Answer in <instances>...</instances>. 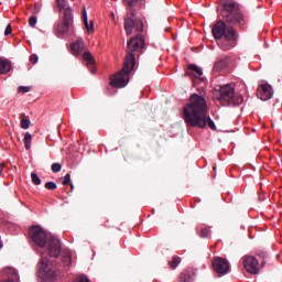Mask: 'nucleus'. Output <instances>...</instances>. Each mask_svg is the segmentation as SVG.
<instances>
[{
	"mask_svg": "<svg viewBox=\"0 0 282 282\" xmlns=\"http://www.w3.org/2000/svg\"><path fill=\"white\" fill-rule=\"evenodd\" d=\"M221 20H218L213 29L212 33L214 39L219 40L224 39L226 34H228V30H235L232 25H238L240 30H246V25H248V20L243 12H241V7L235 0H220L219 6L217 8Z\"/></svg>",
	"mask_w": 282,
	"mask_h": 282,
	"instance_id": "1",
	"label": "nucleus"
},
{
	"mask_svg": "<svg viewBox=\"0 0 282 282\" xmlns=\"http://www.w3.org/2000/svg\"><path fill=\"white\" fill-rule=\"evenodd\" d=\"M183 113L187 127L206 129L208 124L212 131H217L215 121L208 116V102H206V98L193 94L189 98V102L183 107Z\"/></svg>",
	"mask_w": 282,
	"mask_h": 282,
	"instance_id": "2",
	"label": "nucleus"
},
{
	"mask_svg": "<svg viewBox=\"0 0 282 282\" xmlns=\"http://www.w3.org/2000/svg\"><path fill=\"white\" fill-rule=\"evenodd\" d=\"M143 48L144 36L135 35L128 41L127 55L123 62V66L120 72L110 78L111 87L121 89L122 87H127V85H129L131 72L135 69V57L140 56V52H142Z\"/></svg>",
	"mask_w": 282,
	"mask_h": 282,
	"instance_id": "3",
	"label": "nucleus"
},
{
	"mask_svg": "<svg viewBox=\"0 0 282 282\" xmlns=\"http://www.w3.org/2000/svg\"><path fill=\"white\" fill-rule=\"evenodd\" d=\"M29 237L37 248H45L48 241V254L55 259L61 256V240L54 237L47 238V232L41 226H32L29 229Z\"/></svg>",
	"mask_w": 282,
	"mask_h": 282,
	"instance_id": "4",
	"label": "nucleus"
},
{
	"mask_svg": "<svg viewBox=\"0 0 282 282\" xmlns=\"http://www.w3.org/2000/svg\"><path fill=\"white\" fill-rule=\"evenodd\" d=\"M214 100H218L223 107H239L243 104V96L236 95L232 85H225L214 93Z\"/></svg>",
	"mask_w": 282,
	"mask_h": 282,
	"instance_id": "5",
	"label": "nucleus"
},
{
	"mask_svg": "<svg viewBox=\"0 0 282 282\" xmlns=\"http://www.w3.org/2000/svg\"><path fill=\"white\" fill-rule=\"evenodd\" d=\"M123 3L128 6L130 10V14L124 17L126 34L130 36V34H133V30L138 34L144 32V24L142 23V20L135 18V13L133 12L134 6H138V0H123Z\"/></svg>",
	"mask_w": 282,
	"mask_h": 282,
	"instance_id": "6",
	"label": "nucleus"
},
{
	"mask_svg": "<svg viewBox=\"0 0 282 282\" xmlns=\"http://www.w3.org/2000/svg\"><path fill=\"white\" fill-rule=\"evenodd\" d=\"M238 39L239 34L237 33V29H228L227 34L217 40V45L223 52H228V50H232V47L237 45Z\"/></svg>",
	"mask_w": 282,
	"mask_h": 282,
	"instance_id": "7",
	"label": "nucleus"
},
{
	"mask_svg": "<svg viewBox=\"0 0 282 282\" xmlns=\"http://www.w3.org/2000/svg\"><path fill=\"white\" fill-rule=\"evenodd\" d=\"M242 265L249 274H259V260L254 256H245L242 258Z\"/></svg>",
	"mask_w": 282,
	"mask_h": 282,
	"instance_id": "8",
	"label": "nucleus"
},
{
	"mask_svg": "<svg viewBox=\"0 0 282 282\" xmlns=\"http://www.w3.org/2000/svg\"><path fill=\"white\" fill-rule=\"evenodd\" d=\"M40 269L44 270V278L48 282L56 281V276H58V272L56 270L50 269V259L45 256H42L40 261Z\"/></svg>",
	"mask_w": 282,
	"mask_h": 282,
	"instance_id": "9",
	"label": "nucleus"
},
{
	"mask_svg": "<svg viewBox=\"0 0 282 282\" xmlns=\"http://www.w3.org/2000/svg\"><path fill=\"white\" fill-rule=\"evenodd\" d=\"M212 265L218 276H224V274H228L230 271V263L224 258H214Z\"/></svg>",
	"mask_w": 282,
	"mask_h": 282,
	"instance_id": "10",
	"label": "nucleus"
},
{
	"mask_svg": "<svg viewBox=\"0 0 282 282\" xmlns=\"http://www.w3.org/2000/svg\"><path fill=\"white\" fill-rule=\"evenodd\" d=\"M187 76H192L194 85H197V82L204 80L202 76H204V70H202V67L191 64L186 72Z\"/></svg>",
	"mask_w": 282,
	"mask_h": 282,
	"instance_id": "11",
	"label": "nucleus"
},
{
	"mask_svg": "<svg viewBox=\"0 0 282 282\" xmlns=\"http://www.w3.org/2000/svg\"><path fill=\"white\" fill-rule=\"evenodd\" d=\"M274 93L272 91V86L270 84H262L257 90V96L260 100H270Z\"/></svg>",
	"mask_w": 282,
	"mask_h": 282,
	"instance_id": "12",
	"label": "nucleus"
},
{
	"mask_svg": "<svg viewBox=\"0 0 282 282\" xmlns=\"http://www.w3.org/2000/svg\"><path fill=\"white\" fill-rule=\"evenodd\" d=\"M83 47H85V42L83 39L78 37L76 42L70 44L72 54H74V56H78V54L83 52Z\"/></svg>",
	"mask_w": 282,
	"mask_h": 282,
	"instance_id": "13",
	"label": "nucleus"
},
{
	"mask_svg": "<svg viewBox=\"0 0 282 282\" xmlns=\"http://www.w3.org/2000/svg\"><path fill=\"white\" fill-rule=\"evenodd\" d=\"M84 61H86L87 67L90 69L93 74H96V62L94 61V55L89 52H85L83 55Z\"/></svg>",
	"mask_w": 282,
	"mask_h": 282,
	"instance_id": "14",
	"label": "nucleus"
},
{
	"mask_svg": "<svg viewBox=\"0 0 282 282\" xmlns=\"http://www.w3.org/2000/svg\"><path fill=\"white\" fill-rule=\"evenodd\" d=\"M12 69V62L0 57V75H6Z\"/></svg>",
	"mask_w": 282,
	"mask_h": 282,
	"instance_id": "15",
	"label": "nucleus"
},
{
	"mask_svg": "<svg viewBox=\"0 0 282 282\" xmlns=\"http://www.w3.org/2000/svg\"><path fill=\"white\" fill-rule=\"evenodd\" d=\"M228 67V58H220L214 64V72H224Z\"/></svg>",
	"mask_w": 282,
	"mask_h": 282,
	"instance_id": "16",
	"label": "nucleus"
},
{
	"mask_svg": "<svg viewBox=\"0 0 282 282\" xmlns=\"http://www.w3.org/2000/svg\"><path fill=\"white\" fill-rule=\"evenodd\" d=\"M83 21L86 30H88V32H94V21H90L89 23L87 20V9L85 7L83 9Z\"/></svg>",
	"mask_w": 282,
	"mask_h": 282,
	"instance_id": "17",
	"label": "nucleus"
},
{
	"mask_svg": "<svg viewBox=\"0 0 282 282\" xmlns=\"http://www.w3.org/2000/svg\"><path fill=\"white\" fill-rule=\"evenodd\" d=\"M63 14H64V23H68L73 25L74 15L72 14V8H65Z\"/></svg>",
	"mask_w": 282,
	"mask_h": 282,
	"instance_id": "18",
	"label": "nucleus"
},
{
	"mask_svg": "<svg viewBox=\"0 0 282 282\" xmlns=\"http://www.w3.org/2000/svg\"><path fill=\"white\" fill-rule=\"evenodd\" d=\"M72 24L63 22L61 24H57V26L55 28L56 32L58 35H63L66 34V32H69V26Z\"/></svg>",
	"mask_w": 282,
	"mask_h": 282,
	"instance_id": "19",
	"label": "nucleus"
},
{
	"mask_svg": "<svg viewBox=\"0 0 282 282\" xmlns=\"http://www.w3.org/2000/svg\"><path fill=\"white\" fill-rule=\"evenodd\" d=\"M24 148L26 149V151H30V149L32 148V133L30 132H25L24 134Z\"/></svg>",
	"mask_w": 282,
	"mask_h": 282,
	"instance_id": "20",
	"label": "nucleus"
},
{
	"mask_svg": "<svg viewBox=\"0 0 282 282\" xmlns=\"http://www.w3.org/2000/svg\"><path fill=\"white\" fill-rule=\"evenodd\" d=\"M181 282H193V275H191V271H183L181 273Z\"/></svg>",
	"mask_w": 282,
	"mask_h": 282,
	"instance_id": "21",
	"label": "nucleus"
},
{
	"mask_svg": "<svg viewBox=\"0 0 282 282\" xmlns=\"http://www.w3.org/2000/svg\"><path fill=\"white\" fill-rule=\"evenodd\" d=\"M181 262H182V258L174 256L172 258V261L169 262V264L172 268V270H175V268H177V265H180Z\"/></svg>",
	"mask_w": 282,
	"mask_h": 282,
	"instance_id": "22",
	"label": "nucleus"
},
{
	"mask_svg": "<svg viewBox=\"0 0 282 282\" xmlns=\"http://www.w3.org/2000/svg\"><path fill=\"white\" fill-rule=\"evenodd\" d=\"M31 180H32V184H34L35 186H41L42 181L41 177H39V174L36 173H31Z\"/></svg>",
	"mask_w": 282,
	"mask_h": 282,
	"instance_id": "23",
	"label": "nucleus"
},
{
	"mask_svg": "<svg viewBox=\"0 0 282 282\" xmlns=\"http://www.w3.org/2000/svg\"><path fill=\"white\" fill-rule=\"evenodd\" d=\"M44 187L47 191H56L58 188V185H56V183H54V182H46Z\"/></svg>",
	"mask_w": 282,
	"mask_h": 282,
	"instance_id": "24",
	"label": "nucleus"
},
{
	"mask_svg": "<svg viewBox=\"0 0 282 282\" xmlns=\"http://www.w3.org/2000/svg\"><path fill=\"white\" fill-rule=\"evenodd\" d=\"M198 236L202 238H208L210 237V230L208 228H203L199 232Z\"/></svg>",
	"mask_w": 282,
	"mask_h": 282,
	"instance_id": "25",
	"label": "nucleus"
},
{
	"mask_svg": "<svg viewBox=\"0 0 282 282\" xmlns=\"http://www.w3.org/2000/svg\"><path fill=\"white\" fill-rule=\"evenodd\" d=\"M51 169L53 173H61V170L63 169V166L61 165V163H53Z\"/></svg>",
	"mask_w": 282,
	"mask_h": 282,
	"instance_id": "26",
	"label": "nucleus"
},
{
	"mask_svg": "<svg viewBox=\"0 0 282 282\" xmlns=\"http://www.w3.org/2000/svg\"><path fill=\"white\" fill-rule=\"evenodd\" d=\"M31 89H32V87H30V86H20L18 88V91H19V94H28L29 91H31Z\"/></svg>",
	"mask_w": 282,
	"mask_h": 282,
	"instance_id": "27",
	"label": "nucleus"
},
{
	"mask_svg": "<svg viewBox=\"0 0 282 282\" xmlns=\"http://www.w3.org/2000/svg\"><path fill=\"white\" fill-rule=\"evenodd\" d=\"M30 119H21V129H30Z\"/></svg>",
	"mask_w": 282,
	"mask_h": 282,
	"instance_id": "28",
	"label": "nucleus"
},
{
	"mask_svg": "<svg viewBox=\"0 0 282 282\" xmlns=\"http://www.w3.org/2000/svg\"><path fill=\"white\" fill-rule=\"evenodd\" d=\"M70 183H72V175L68 173V174H66V175L64 176V180H63L62 184H63L64 186H68V184H70Z\"/></svg>",
	"mask_w": 282,
	"mask_h": 282,
	"instance_id": "29",
	"label": "nucleus"
},
{
	"mask_svg": "<svg viewBox=\"0 0 282 282\" xmlns=\"http://www.w3.org/2000/svg\"><path fill=\"white\" fill-rule=\"evenodd\" d=\"M36 21H37L36 15H32V17L29 19V25H30L31 28H36Z\"/></svg>",
	"mask_w": 282,
	"mask_h": 282,
	"instance_id": "30",
	"label": "nucleus"
},
{
	"mask_svg": "<svg viewBox=\"0 0 282 282\" xmlns=\"http://www.w3.org/2000/svg\"><path fill=\"white\" fill-rule=\"evenodd\" d=\"M30 62L32 63V65H36L39 63V55L32 54L30 56Z\"/></svg>",
	"mask_w": 282,
	"mask_h": 282,
	"instance_id": "31",
	"label": "nucleus"
},
{
	"mask_svg": "<svg viewBox=\"0 0 282 282\" xmlns=\"http://www.w3.org/2000/svg\"><path fill=\"white\" fill-rule=\"evenodd\" d=\"M74 282H89V278H87L85 274H82Z\"/></svg>",
	"mask_w": 282,
	"mask_h": 282,
	"instance_id": "32",
	"label": "nucleus"
},
{
	"mask_svg": "<svg viewBox=\"0 0 282 282\" xmlns=\"http://www.w3.org/2000/svg\"><path fill=\"white\" fill-rule=\"evenodd\" d=\"M10 34H12V25L8 24L4 30V36H10Z\"/></svg>",
	"mask_w": 282,
	"mask_h": 282,
	"instance_id": "33",
	"label": "nucleus"
},
{
	"mask_svg": "<svg viewBox=\"0 0 282 282\" xmlns=\"http://www.w3.org/2000/svg\"><path fill=\"white\" fill-rule=\"evenodd\" d=\"M57 1V8L59 10H65V0H56Z\"/></svg>",
	"mask_w": 282,
	"mask_h": 282,
	"instance_id": "34",
	"label": "nucleus"
},
{
	"mask_svg": "<svg viewBox=\"0 0 282 282\" xmlns=\"http://www.w3.org/2000/svg\"><path fill=\"white\" fill-rule=\"evenodd\" d=\"M258 257H260L261 259H268V252L265 251H258Z\"/></svg>",
	"mask_w": 282,
	"mask_h": 282,
	"instance_id": "35",
	"label": "nucleus"
},
{
	"mask_svg": "<svg viewBox=\"0 0 282 282\" xmlns=\"http://www.w3.org/2000/svg\"><path fill=\"white\" fill-rule=\"evenodd\" d=\"M63 261H64L65 265H69L72 263V258H69V256H65L63 258Z\"/></svg>",
	"mask_w": 282,
	"mask_h": 282,
	"instance_id": "36",
	"label": "nucleus"
},
{
	"mask_svg": "<svg viewBox=\"0 0 282 282\" xmlns=\"http://www.w3.org/2000/svg\"><path fill=\"white\" fill-rule=\"evenodd\" d=\"M6 169V165L2 163L0 164V177H1V173H3V170Z\"/></svg>",
	"mask_w": 282,
	"mask_h": 282,
	"instance_id": "37",
	"label": "nucleus"
},
{
	"mask_svg": "<svg viewBox=\"0 0 282 282\" xmlns=\"http://www.w3.org/2000/svg\"><path fill=\"white\" fill-rule=\"evenodd\" d=\"M1 248H3V242L2 241H0V250H1Z\"/></svg>",
	"mask_w": 282,
	"mask_h": 282,
	"instance_id": "38",
	"label": "nucleus"
},
{
	"mask_svg": "<svg viewBox=\"0 0 282 282\" xmlns=\"http://www.w3.org/2000/svg\"><path fill=\"white\" fill-rule=\"evenodd\" d=\"M262 265H265V260L262 261Z\"/></svg>",
	"mask_w": 282,
	"mask_h": 282,
	"instance_id": "39",
	"label": "nucleus"
}]
</instances>
